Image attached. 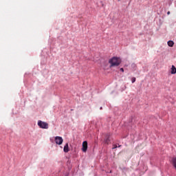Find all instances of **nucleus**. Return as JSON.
Masks as SVG:
<instances>
[{"label":"nucleus","instance_id":"nucleus-1","mask_svg":"<svg viewBox=\"0 0 176 176\" xmlns=\"http://www.w3.org/2000/svg\"><path fill=\"white\" fill-rule=\"evenodd\" d=\"M109 63L110 64V67H112L120 65V63L122 62L120 60V58L114 56L109 60Z\"/></svg>","mask_w":176,"mask_h":176},{"label":"nucleus","instance_id":"nucleus-5","mask_svg":"<svg viewBox=\"0 0 176 176\" xmlns=\"http://www.w3.org/2000/svg\"><path fill=\"white\" fill-rule=\"evenodd\" d=\"M63 151L65 153H68V152H69V146H68V143H67L64 148H63Z\"/></svg>","mask_w":176,"mask_h":176},{"label":"nucleus","instance_id":"nucleus-4","mask_svg":"<svg viewBox=\"0 0 176 176\" xmlns=\"http://www.w3.org/2000/svg\"><path fill=\"white\" fill-rule=\"evenodd\" d=\"M82 152H87V141H84L82 142Z\"/></svg>","mask_w":176,"mask_h":176},{"label":"nucleus","instance_id":"nucleus-11","mask_svg":"<svg viewBox=\"0 0 176 176\" xmlns=\"http://www.w3.org/2000/svg\"><path fill=\"white\" fill-rule=\"evenodd\" d=\"M116 148H118L117 145H114L113 147V149H116Z\"/></svg>","mask_w":176,"mask_h":176},{"label":"nucleus","instance_id":"nucleus-2","mask_svg":"<svg viewBox=\"0 0 176 176\" xmlns=\"http://www.w3.org/2000/svg\"><path fill=\"white\" fill-rule=\"evenodd\" d=\"M38 126L40 129H49V124L47 122H43L41 120L38 121Z\"/></svg>","mask_w":176,"mask_h":176},{"label":"nucleus","instance_id":"nucleus-10","mask_svg":"<svg viewBox=\"0 0 176 176\" xmlns=\"http://www.w3.org/2000/svg\"><path fill=\"white\" fill-rule=\"evenodd\" d=\"M120 71H121V72H124V69L123 68H120Z\"/></svg>","mask_w":176,"mask_h":176},{"label":"nucleus","instance_id":"nucleus-6","mask_svg":"<svg viewBox=\"0 0 176 176\" xmlns=\"http://www.w3.org/2000/svg\"><path fill=\"white\" fill-rule=\"evenodd\" d=\"M170 74H171L172 75H175V74H176V68H175V66L172 65V67H171V69H170Z\"/></svg>","mask_w":176,"mask_h":176},{"label":"nucleus","instance_id":"nucleus-7","mask_svg":"<svg viewBox=\"0 0 176 176\" xmlns=\"http://www.w3.org/2000/svg\"><path fill=\"white\" fill-rule=\"evenodd\" d=\"M168 45L170 47H173L174 46V41H168Z\"/></svg>","mask_w":176,"mask_h":176},{"label":"nucleus","instance_id":"nucleus-9","mask_svg":"<svg viewBox=\"0 0 176 176\" xmlns=\"http://www.w3.org/2000/svg\"><path fill=\"white\" fill-rule=\"evenodd\" d=\"M131 82H132V83H134L135 82V77H133L131 78Z\"/></svg>","mask_w":176,"mask_h":176},{"label":"nucleus","instance_id":"nucleus-12","mask_svg":"<svg viewBox=\"0 0 176 176\" xmlns=\"http://www.w3.org/2000/svg\"><path fill=\"white\" fill-rule=\"evenodd\" d=\"M167 14H170V11H168V12H167Z\"/></svg>","mask_w":176,"mask_h":176},{"label":"nucleus","instance_id":"nucleus-3","mask_svg":"<svg viewBox=\"0 0 176 176\" xmlns=\"http://www.w3.org/2000/svg\"><path fill=\"white\" fill-rule=\"evenodd\" d=\"M54 141L57 145H61L63 144L64 140H63L62 137L56 136V137H55Z\"/></svg>","mask_w":176,"mask_h":176},{"label":"nucleus","instance_id":"nucleus-8","mask_svg":"<svg viewBox=\"0 0 176 176\" xmlns=\"http://www.w3.org/2000/svg\"><path fill=\"white\" fill-rule=\"evenodd\" d=\"M104 141L105 144H109V136H107Z\"/></svg>","mask_w":176,"mask_h":176}]
</instances>
